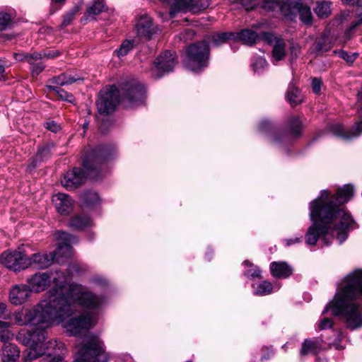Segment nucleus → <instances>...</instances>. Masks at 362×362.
Listing matches in <instances>:
<instances>
[{
    "label": "nucleus",
    "mask_w": 362,
    "mask_h": 362,
    "mask_svg": "<svg viewBox=\"0 0 362 362\" xmlns=\"http://www.w3.org/2000/svg\"><path fill=\"white\" fill-rule=\"evenodd\" d=\"M354 195V186L344 185L337 193L322 190L320 195L310 203V218L312 225L308 227L305 240L308 245H315L320 240L325 246L330 245L336 238L339 244L348 238L354 221L349 213L341 205Z\"/></svg>",
    "instance_id": "1"
},
{
    "label": "nucleus",
    "mask_w": 362,
    "mask_h": 362,
    "mask_svg": "<svg viewBox=\"0 0 362 362\" xmlns=\"http://www.w3.org/2000/svg\"><path fill=\"white\" fill-rule=\"evenodd\" d=\"M54 293L57 299L58 312L63 327L70 336H78L93 327L98 321L94 313H83L73 316L77 307L98 311L106 303L103 295L96 294L87 287L78 284L66 285L64 293Z\"/></svg>",
    "instance_id": "2"
},
{
    "label": "nucleus",
    "mask_w": 362,
    "mask_h": 362,
    "mask_svg": "<svg viewBox=\"0 0 362 362\" xmlns=\"http://www.w3.org/2000/svg\"><path fill=\"white\" fill-rule=\"evenodd\" d=\"M329 310L348 329L355 330L362 327L361 269L354 270L338 284L333 299L325 306L322 314Z\"/></svg>",
    "instance_id": "3"
},
{
    "label": "nucleus",
    "mask_w": 362,
    "mask_h": 362,
    "mask_svg": "<svg viewBox=\"0 0 362 362\" xmlns=\"http://www.w3.org/2000/svg\"><path fill=\"white\" fill-rule=\"evenodd\" d=\"M13 317L15 323L19 326L33 325L49 327L53 325L62 323L54 291L50 292L49 299L42 300L30 309L24 308L16 312Z\"/></svg>",
    "instance_id": "4"
},
{
    "label": "nucleus",
    "mask_w": 362,
    "mask_h": 362,
    "mask_svg": "<svg viewBox=\"0 0 362 362\" xmlns=\"http://www.w3.org/2000/svg\"><path fill=\"white\" fill-rule=\"evenodd\" d=\"M47 337V332L45 329L38 328L19 334L18 339L30 347L28 354L23 358L25 362H31L45 354L48 356H54L49 362H52L53 360L58 362L59 358L63 361L61 355L64 354L65 350L64 344L57 340L45 341Z\"/></svg>",
    "instance_id": "5"
},
{
    "label": "nucleus",
    "mask_w": 362,
    "mask_h": 362,
    "mask_svg": "<svg viewBox=\"0 0 362 362\" xmlns=\"http://www.w3.org/2000/svg\"><path fill=\"white\" fill-rule=\"evenodd\" d=\"M106 157L104 148L98 147L91 150L83 159V169L74 168L64 175L61 180L62 186L67 189H74L80 186L88 177L97 180L100 177Z\"/></svg>",
    "instance_id": "6"
},
{
    "label": "nucleus",
    "mask_w": 362,
    "mask_h": 362,
    "mask_svg": "<svg viewBox=\"0 0 362 362\" xmlns=\"http://www.w3.org/2000/svg\"><path fill=\"white\" fill-rule=\"evenodd\" d=\"M108 356L103 341L93 335H88L76 346L74 362H107ZM52 362H55L53 360ZM58 362H64L59 358Z\"/></svg>",
    "instance_id": "7"
},
{
    "label": "nucleus",
    "mask_w": 362,
    "mask_h": 362,
    "mask_svg": "<svg viewBox=\"0 0 362 362\" xmlns=\"http://www.w3.org/2000/svg\"><path fill=\"white\" fill-rule=\"evenodd\" d=\"M54 284V287L49 290L45 299H49L50 292L54 291V293H64L66 287V278L61 272H37L27 279V283L31 291L40 293L46 290L51 282ZM63 295V294H61Z\"/></svg>",
    "instance_id": "8"
},
{
    "label": "nucleus",
    "mask_w": 362,
    "mask_h": 362,
    "mask_svg": "<svg viewBox=\"0 0 362 362\" xmlns=\"http://www.w3.org/2000/svg\"><path fill=\"white\" fill-rule=\"evenodd\" d=\"M209 46L205 42H199L190 45L184 59L185 66L193 72H198L209 64Z\"/></svg>",
    "instance_id": "9"
},
{
    "label": "nucleus",
    "mask_w": 362,
    "mask_h": 362,
    "mask_svg": "<svg viewBox=\"0 0 362 362\" xmlns=\"http://www.w3.org/2000/svg\"><path fill=\"white\" fill-rule=\"evenodd\" d=\"M161 3L170 8L169 13L160 16L163 21L173 18L177 12H199L210 5L209 0H161Z\"/></svg>",
    "instance_id": "10"
},
{
    "label": "nucleus",
    "mask_w": 362,
    "mask_h": 362,
    "mask_svg": "<svg viewBox=\"0 0 362 362\" xmlns=\"http://www.w3.org/2000/svg\"><path fill=\"white\" fill-rule=\"evenodd\" d=\"M122 100L126 107H134L141 105L146 94L144 86L137 82L126 83L121 87Z\"/></svg>",
    "instance_id": "11"
},
{
    "label": "nucleus",
    "mask_w": 362,
    "mask_h": 362,
    "mask_svg": "<svg viewBox=\"0 0 362 362\" xmlns=\"http://www.w3.org/2000/svg\"><path fill=\"white\" fill-rule=\"evenodd\" d=\"M119 93L115 86H111L100 90L96 103L98 113L101 115H107L113 112L116 105L119 101L118 98Z\"/></svg>",
    "instance_id": "12"
},
{
    "label": "nucleus",
    "mask_w": 362,
    "mask_h": 362,
    "mask_svg": "<svg viewBox=\"0 0 362 362\" xmlns=\"http://www.w3.org/2000/svg\"><path fill=\"white\" fill-rule=\"evenodd\" d=\"M0 264L14 272L30 266L28 256L21 250L6 251L0 255Z\"/></svg>",
    "instance_id": "13"
},
{
    "label": "nucleus",
    "mask_w": 362,
    "mask_h": 362,
    "mask_svg": "<svg viewBox=\"0 0 362 362\" xmlns=\"http://www.w3.org/2000/svg\"><path fill=\"white\" fill-rule=\"evenodd\" d=\"M54 235L56 239L62 241L59 243L57 250L53 252L55 255V261L61 263L63 262V257H69L72 255L71 244L76 243L77 240L64 231H57Z\"/></svg>",
    "instance_id": "14"
},
{
    "label": "nucleus",
    "mask_w": 362,
    "mask_h": 362,
    "mask_svg": "<svg viewBox=\"0 0 362 362\" xmlns=\"http://www.w3.org/2000/svg\"><path fill=\"white\" fill-rule=\"evenodd\" d=\"M175 64V52L165 51L156 59L152 71L155 76L160 77L165 73L173 71Z\"/></svg>",
    "instance_id": "15"
},
{
    "label": "nucleus",
    "mask_w": 362,
    "mask_h": 362,
    "mask_svg": "<svg viewBox=\"0 0 362 362\" xmlns=\"http://www.w3.org/2000/svg\"><path fill=\"white\" fill-rule=\"evenodd\" d=\"M32 293L29 286L25 284H17L12 286L9 292V301L14 305L25 303Z\"/></svg>",
    "instance_id": "16"
},
{
    "label": "nucleus",
    "mask_w": 362,
    "mask_h": 362,
    "mask_svg": "<svg viewBox=\"0 0 362 362\" xmlns=\"http://www.w3.org/2000/svg\"><path fill=\"white\" fill-rule=\"evenodd\" d=\"M136 29L139 37L148 40L158 31V28L153 25L152 18L146 15L140 17L136 25Z\"/></svg>",
    "instance_id": "17"
},
{
    "label": "nucleus",
    "mask_w": 362,
    "mask_h": 362,
    "mask_svg": "<svg viewBox=\"0 0 362 362\" xmlns=\"http://www.w3.org/2000/svg\"><path fill=\"white\" fill-rule=\"evenodd\" d=\"M262 39L269 44L274 43L272 50L273 59L278 62L283 59L286 55L285 44L283 40L276 37L271 33H263Z\"/></svg>",
    "instance_id": "18"
},
{
    "label": "nucleus",
    "mask_w": 362,
    "mask_h": 362,
    "mask_svg": "<svg viewBox=\"0 0 362 362\" xmlns=\"http://www.w3.org/2000/svg\"><path fill=\"white\" fill-rule=\"evenodd\" d=\"M280 0H243L240 4L247 10L250 11L255 7L260 6L267 12H277Z\"/></svg>",
    "instance_id": "19"
},
{
    "label": "nucleus",
    "mask_w": 362,
    "mask_h": 362,
    "mask_svg": "<svg viewBox=\"0 0 362 362\" xmlns=\"http://www.w3.org/2000/svg\"><path fill=\"white\" fill-rule=\"evenodd\" d=\"M264 31H260L259 33L254 31L250 29H245L240 32H233L232 37H233L234 41H239L245 45H252L257 42L260 37L262 38V33Z\"/></svg>",
    "instance_id": "20"
},
{
    "label": "nucleus",
    "mask_w": 362,
    "mask_h": 362,
    "mask_svg": "<svg viewBox=\"0 0 362 362\" xmlns=\"http://www.w3.org/2000/svg\"><path fill=\"white\" fill-rule=\"evenodd\" d=\"M57 211L61 214H68L72 210L73 200L69 195L58 193L52 197Z\"/></svg>",
    "instance_id": "21"
},
{
    "label": "nucleus",
    "mask_w": 362,
    "mask_h": 362,
    "mask_svg": "<svg viewBox=\"0 0 362 362\" xmlns=\"http://www.w3.org/2000/svg\"><path fill=\"white\" fill-rule=\"evenodd\" d=\"M30 266H35L39 269H45L55 261V255L53 252L49 254H40L34 253L30 257H28Z\"/></svg>",
    "instance_id": "22"
},
{
    "label": "nucleus",
    "mask_w": 362,
    "mask_h": 362,
    "mask_svg": "<svg viewBox=\"0 0 362 362\" xmlns=\"http://www.w3.org/2000/svg\"><path fill=\"white\" fill-rule=\"evenodd\" d=\"M269 269L271 274L277 279H286L293 273V268L286 262H272Z\"/></svg>",
    "instance_id": "23"
},
{
    "label": "nucleus",
    "mask_w": 362,
    "mask_h": 362,
    "mask_svg": "<svg viewBox=\"0 0 362 362\" xmlns=\"http://www.w3.org/2000/svg\"><path fill=\"white\" fill-rule=\"evenodd\" d=\"M331 132L337 136L341 138L351 139L357 137L362 133V120L357 122L356 124L351 129L350 132L345 134L344 128L340 124H333L330 126Z\"/></svg>",
    "instance_id": "24"
},
{
    "label": "nucleus",
    "mask_w": 362,
    "mask_h": 362,
    "mask_svg": "<svg viewBox=\"0 0 362 362\" xmlns=\"http://www.w3.org/2000/svg\"><path fill=\"white\" fill-rule=\"evenodd\" d=\"M107 10V7L104 0H93L91 5L88 6L86 12L81 18V22H86L90 20L95 19L96 16L105 12Z\"/></svg>",
    "instance_id": "25"
},
{
    "label": "nucleus",
    "mask_w": 362,
    "mask_h": 362,
    "mask_svg": "<svg viewBox=\"0 0 362 362\" xmlns=\"http://www.w3.org/2000/svg\"><path fill=\"white\" fill-rule=\"evenodd\" d=\"M1 356L3 362H16L20 357V350L14 344H4Z\"/></svg>",
    "instance_id": "26"
},
{
    "label": "nucleus",
    "mask_w": 362,
    "mask_h": 362,
    "mask_svg": "<svg viewBox=\"0 0 362 362\" xmlns=\"http://www.w3.org/2000/svg\"><path fill=\"white\" fill-rule=\"evenodd\" d=\"M332 43L327 37L322 36L317 38L310 47V52L318 55L323 54L332 48Z\"/></svg>",
    "instance_id": "27"
},
{
    "label": "nucleus",
    "mask_w": 362,
    "mask_h": 362,
    "mask_svg": "<svg viewBox=\"0 0 362 362\" xmlns=\"http://www.w3.org/2000/svg\"><path fill=\"white\" fill-rule=\"evenodd\" d=\"M28 63L30 65V70L33 76L39 75L45 69L42 55L39 53H31L30 57L28 58Z\"/></svg>",
    "instance_id": "28"
},
{
    "label": "nucleus",
    "mask_w": 362,
    "mask_h": 362,
    "mask_svg": "<svg viewBox=\"0 0 362 362\" xmlns=\"http://www.w3.org/2000/svg\"><path fill=\"white\" fill-rule=\"evenodd\" d=\"M28 63L30 65V70L33 76L39 75L45 69L42 55L39 53H31L30 57L28 58Z\"/></svg>",
    "instance_id": "29"
},
{
    "label": "nucleus",
    "mask_w": 362,
    "mask_h": 362,
    "mask_svg": "<svg viewBox=\"0 0 362 362\" xmlns=\"http://www.w3.org/2000/svg\"><path fill=\"white\" fill-rule=\"evenodd\" d=\"M296 9V13L299 14L300 19L303 23L307 25H310L312 23L313 14L310 8L308 6L304 5L298 1Z\"/></svg>",
    "instance_id": "30"
},
{
    "label": "nucleus",
    "mask_w": 362,
    "mask_h": 362,
    "mask_svg": "<svg viewBox=\"0 0 362 362\" xmlns=\"http://www.w3.org/2000/svg\"><path fill=\"white\" fill-rule=\"evenodd\" d=\"M298 1L288 0L279 1V7L277 12H279L285 17H290L296 13V7Z\"/></svg>",
    "instance_id": "31"
},
{
    "label": "nucleus",
    "mask_w": 362,
    "mask_h": 362,
    "mask_svg": "<svg viewBox=\"0 0 362 362\" xmlns=\"http://www.w3.org/2000/svg\"><path fill=\"white\" fill-rule=\"evenodd\" d=\"M69 225L75 230H83L91 226V220L86 215H78L70 220Z\"/></svg>",
    "instance_id": "32"
},
{
    "label": "nucleus",
    "mask_w": 362,
    "mask_h": 362,
    "mask_svg": "<svg viewBox=\"0 0 362 362\" xmlns=\"http://www.w3.org/2000/svg\"><path fill=\"white\" fill-rule=\"evenodd\" d=\"M286 99L292 107H295L303 102V97L300 90L293 85H290L286 93Z\"/></svg>",
    "instance_id": "33"
},
{
    "label": "nucleus",
    "mask_w": 362,
    "mask_h": 362,
    "mask_svg": "<svg viewBox=\"0 0 362 362\" xmlns=\"http://www.w3.org/2000/svg\"><path fill=\"white\" fill-rule=\"evenodd\" d=\"M314 11L319 18H327L331 14V3L327 1H317Z\"/></svg>",
    "instance_id": "34"
},
{
    "label": "nucleus",
    "mask_w": 362,
    "mask_h": 362,
    "mask_svg": "<svg viewBox=\"0 0 362 362\" xmlns=\"http://www.w3.org/2000/svg\"><path fill=\"white\" fill-rule=\"evenodd\" d=\"M253 293L257 296H267L270 294L273 291L272 284L268 281H262L256 286L252 285Z\"/></svg>",
    "instance_id": "35"
},
{
    "label": "nucleus",
    "mask_w": 362,
    "mask_h": 362,
    "mask_svg": "<svg viewBox=\"0 0 362 362\" xmlns=\"http://www.w3.org/2000/svg\"><path fill=\"white\" fill-rule=\"evenodd\" d=\"M319 351V344L316 341L305 339L302 344L300 355L305 356L309 354H316Z\"/></svg>",
    "instance_id": "36"
},
{
    "label": "nucleus",
    "mask_w": 362,
    "mask_h": 362,
    "mask_svg": "<svg viewBox=\"0 0 362 362\" xmlns=\"http://www.w3.org/2000/svg\"><path fill=\"white\" fill-rule=\"evenodd\" d=\"M82 80L81 78H76L66 74H60L51 79V81L57 86H66Z\"/></svg>",
    "instance_id": "37"
},
{
    "label": "nucleus",
    "mask_w": 362,
    "mask_h": 362,
    "mask_svg": "<svg viewBox=\"0 0 362 362\" xmlns=\"http://www.w3.org/2000/svg\"><path fill=\"white\" fill-rule=\"evenodd\" d=\"M81 199L84 204L87 206H92L100 201V197L95 192L86 191L81 195Z\"/></svg>",
    "instance_id": "38"
},
{
    "label": "nucleus",
    "mask_w": 362,
    "mask_h": 362,
    "mask_svg": "<svg viewBox=\"0 0 362 362\" xmlns=\"http://www.w3.org/2000/svg\"><path fill=\"white\" fill-rule=\"evenodd\" d=\"M80 10L79 6H75L63 16L62 22L60 25V29H62L71 23L75 16Z\"/></svg>",
    "instance_id": "39"
},
{
    "label": "nucleus",
    "mask_w": 362,
    "mask_h": 362,
    "mask_svg": "<svg viewBox=\"0 0 362 362\" xmlns=\"http://www.w3.org/2000/svg\"><path fill=\"white\" fill-rule=\"evenodd\" d=\"M232 34H233V32L216 33L211 36L212 42L215 46H220L228 40H233Z\"/></svg>",
    "instance_id": "40"
},
{
    "label": "nucleus",
    "mask_w": 362,
    "mask_h": 362,
    "mask_svg": "<svg viewBox=\"0 0 362 362\" xmlns=\"http://www.w3.org/2000/svg\"><path fill=\"white\" fill-rule=\"evenodd\" d=\"M134 48V42L132 40H124L119 48L115 50L117 56L119 58L123 57L126 56L130 51H132Z\"/></svg>",
    "instance_id": "41"
},
{
    "label": "nucleus",
    "mask_w": 362,
    "mask_h": 362,
    "mask_svg": "<svg viewBox=\"0 0 362 362\" xmlns=\"http://www.w3.org/2000/svg\"><path fill=\"white\" fill-rule=\"evenodd\" d=\"M302 129V124L300 119L297 117H293L288 124L289 133L295 136H298Z\"/></svg>",
    "instance_id": "42"
},
{
    "label": "nucleus",
    "mask_w": 362,
    "mask_h": 362,
    "mask_svg": "<svg viewBox=\"0 0 362 362\" xmlns=\"http://www.w3.org/2000/svg\"><path fill=\"white\" fill-rule=\"evenodd\" d=\"M245 266H247L250 268L245 270V275L247 277L251 278H261V270L257 266H254L250 261L245 260L243 262Z\"/></svg>",
    "instance_id": "43"
},
{
    "label": "nucleus",
    "mask_w": 362,
    "mask_h": 362,
    "mask_svg": "<svg viewBox=\"0 0 362 362\" xmlns=\"http://www.w3.org/2000/svg\"><path fill=\"white\" fill-rule=\"evenodd\" d=\"M52 146V145L49 144L39 147L35 157V162H41L47 158L49 156Z\"/></svg>",
    "instance_id": "44"
},
{
    "label": "nucleus",
    "mask_w": 362,
    "mask_h": 362,
    "mask_svg": "<svg viewBox=\"0 0 362 362\" xmlns=\"http://www.w3.org/2000/svg\"><path fill=\"white\" fill-rule=\"evenodd\" d=\"M48 88L56 92L59 97L65 101H67L69 103H73L74 101V97L72 94L65 91L64 90L60 88L58 86H49Z\"/></svg>",
    "instance_id": "45"
},
{
    "label": "nucleus",
    "mask_w": 362,
    "mask_h": 362,
    "mask_svg": "<svg viewBox=\"0 0 362 362\" xmlns=\"http://www.w3.org/2000/svg\"><path fill=\"white\" fill-rule=\"evenodd\" d=\"M356 15L358 20L352 22L349 29L346 32L349 37L351 31H352L358 25L362 24V0H357Z\"/></svg>",
    "instance_id": "46"
},
{
    "label": "nucleus",
    "mask_w": 362,
    "mask_h": 362,
    "mask_svg": "<svg viewBox=\"0 0 362 362\" xmlns=\"http://www.w3.org/2000/svg\"><path fill=\"white\" fill-rule=\"evenodd\" d=\"M12 21L11 16L6 12H0V30H6Z\"/></svg>",
    "instance_id": "47"
},
{
    "label": "nucleus",
    "mask_w": 362,
    "mask_h": 362,
    "mask_svg": "<svg viewBox=\"0 0 362 362\" xmlns=\"http://www.w3.org/2000/svg\"><path fill=\"white\" fill-rule=\"evenodd\" d=\"M267 66L266 59L263 57H256L253 59L252 67L255 72H259Z\"/></svg>",
    "instance_id": "48"
},
{
    "label": "nucleus",
    "mask_w": 362,
    "mask_h": 362,
    "mask_svg": "<svg viewBox=\"0 0 362 362\" xmlns=\"http://www.w3.org/2000/svg\"><path fill=\"white\" fill-rule=\"evenodd\" d=\"M45 127L54 133H57L60 129V126L56 122L53 120H48L44 124Z\"/></svg>",
    "instance_id": "49"
},
{
    "label": "nucleus",
    "mask_w": 362,
    "mask_h": 362,
    "mask_svg": "<svg viewBox=\"0 0 362 362\" xmlns=\"http://www.w3.org/2000/svg\"><path fill=\"white\" fill-rule=\"evenodd\" d=\"M332 320L329 317H324L319 324L320 329H325L332 327Z\"/></svg>",
    "instance_id": "50"
},
{
    "label": "nucleus",
    "mask_w": 362,
    "mask_h": 362,
    "mask_svg": "<svg viewBox=\"0 0 362 362\" xmlns=\"http://www.w3.org/2000/svg\"><path fill=\"white\" fill-rule=\"evenodd\" d=\"M340 57L346 61L348 63H352L358 56L357 53H354L352 55H349L345 51H341L339 53Z\"/></svg>",
    "instance_id": "51"
},
{
    "label": "nucleus",
    "mask_w": 362,
    "mask_h": 362,
    "mask_svg": "<svg viewBox=\"0 0 362 362\" xmlns=\"http://www.w3.org/2000/svg\"><path fill=\"white\" fill-rule=\"evenodd\" d=\"M13 334L6 329L0 330V339L2 341H6L13 337Z\"/></svg>",
    "instance_id": "52"
},
{
    "label": "nucleus",
    "mask_w": 362,
    "mask_h": 362,
    "mask_svg": "<svg viewBox=\"0 0 362 362\" xmlns=\"http://www.w3.org/2000/svg\"><path fill=\"white\" fill-rule=\"evenodd\" d=\"M322 81L320 78H314L312 81V88L315 93H319L321 90Z\"/></svg>",
    "instance_id": "53"
},
{
    "label": "nucleus",
    "mask_w": 362,
    "mask_h": 362,
    "mask_svg": "<svg viewBox=\"0 0 362 362\" xmlns=\"http://www.w3.org/2000/svg\"><path fill=\"white\" fill-rule=\"evenodd\" d=\"M31 53H16L14 54L16 60L19 62H28V58L30 57Z\"/></svg>",
    "instance_id": "54"
},
{
    "label": "nucleus",
    "mask_w": 362,
    "mask_h": 362,
    "mask_svg": "<svg viewBox=\"0 0 362 362\" xmlns=\"http://www.w3.org/2000/svg\"><path fill=\"white\" fill-rule=\"evenodd\" d=\"M7 315V305L4 302H0V317H6Z\"/></svg>",
    "instance_id": "55"
},
{
    "label": "nucleus",
    "mask_w": 362,
    "mask_h": 362,
    "mask_svg": "<svg viewBox=\"0 0 362 362\" xmlns=\"http://www.w3.org/2000/svg\"><path fill=\"white\" fill-rule=\"evenodd\" d=\"M301 241V237L289 238L284 240L286 246H291V245L298 243Z\"/></svg>",
    "instance_id": "56"
},
{
    "label": "nucleus",
    "mask_w": 362,
    "mask_h": 362,
    "mask_svg": "<svg viewBox=\"0 0 362 362\" xmlns=\"http://www.w3.org/2000/svg\"><path fill=\"white\" fill-rule=\"evenodd\" d=\"M69 270L71 274H74V273L78 274L79 272V269L77 264H70L69 267Z\"/></svg>",
    "instance_id": "57"
},
{
    "label": "nucleus",
    "mask_w": 362,
    "mask_h": 362,
    "mask_svg": "<svg viewBox=\"0 0 362 362\" xmlns=\"http://www.w3.org/2000/svg\"><path fill=\"white\" fill-rule=\"evenodd\" d=\"M300 51V48L298 46H296V45H293L292 46V47L291 48V54H295V56L296 57Z\"/></svg>",
    "instance_id": "58"
},
{
    "label": "nucleus",
    "mask_w": 362,
    "mask_h": 362,
    "mask_svg": "<svg viewBox=\"0 0 362 362\" xmlns=\"http://www.w3.org/2000/svg\"><path fill=\"white\" fill-rule=\"evenodd\" d=\"M269 126V122L267 120H264L260 123L259 128H260V129L264 130Z\"/></svg>",
    "instance_id": "59"
},
{
    "label": "nucleus",
    "mask_w": 362,
    "mask_h": 362,
    "mask_svg": "<svg viewBox=\"0 0 362 362\" xmlns=\"http://www.w3.org/2000/svg\"><path fill=\"white\" fill-rule=\"evenodd\" d=\"M59 53L57 52H49L47 54H45V57L47 58H55L57 57Z\"/></svg>",
    "instance_id": "60"
},
{
    "label": "nucleus",
    "mask_w": 362,
    "mask_h": 362,
    "mask_svg": "<svg viewBox=\"0 0 362 362\" xmlns=\"http://www.w3.org/2000/svg\"><path fill=\"white\" fill-rule=\"evenodd\" d=\"M9 326V324L6 322L0 320V329L1 330L8 328Z\"/></svg>",
    "instance_id": "61"
},
{
    "label": "nucleus",
    "mask_w": 362,
    "mask_h": 362,
    "mask_svg": "<svg viewBox=\"0 0 362 362\" xmlns=\"http://www.w3.org/2000/svg\"><path fill=\"white\" fill-rule=\"evenodd\" d=\"M265 25H266V24L264 23H258L254 24L252 25V28L256 30H258L259 28L264 27Z\"/></svg>",
    "instance_id": "62"
},
{
    "label": "nucleus",
    "mask_w": 362,
    "mask_h": 362,
    "mask_svg": "<svg viewBox=\"0 0 362 362\" xmlns=\"http://www.w3.org/2000/svg\"><path fill=\"white\" fill-rule=\"evenodd\" d=\"M133 358L132 357L129 355V354H127L124 356V362H133Z\"/></svg>",
    "instance_id": "63"
},
{
    "label": "nucleus",
    "mask_w": 362,
    "mask_h": 362,
    "mask_svg": "<svg viewBox=\"0 0 362 362\" xmlns=\"http://www.w3.org/2000/svg\"><path fill=\"white\" fill-rule=\"evenodd\" d=\"M185 34L189 36H193L194 35V32L192 30H186Z\"/></svg>",
    "instance_id": "64"
}]
</instances>
